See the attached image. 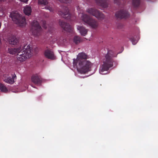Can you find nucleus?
<instances>
[{
    "mask_svg": "<svg viewBox=\"0 0 158 158\" xmlns=\"http://www.w3.org/2000/svg\"><path fill=\"white\" fill-rule=\"evenodd\" d=\"M140 0H133L132 3L135 6H137L139 3Z\"/></svg>",
    "mask_w": 158,
    "mask_h": 158,
    "instance_id": "412c9836",
    "label": "nucleus"
},
{
    "mask_svg": "<svg viewBox=\"0 0 158 158\" xmlns=\"http://www.w3.org/2000/svg\"><path fill=\"white\" fill-rule=\"evenodd\" d=\"M80 15L81 16V19L85 24L88 25L93 28H95L98 27V23L90 17L85 14H80Z\"/></svg>",
    "mask_w": 158,
    "mask_h": 158,
    "instance_id": "39448f33",
    "label": "nucleus"
},
{
    "mask_svg": "<svg viewBox=\"0 0 158 158\" xmlns=\"http://www.w3.org/2000/svg\"><path fill=\"white\" fill-rule=\"evenodd\" d=\"M39 4L43 5H45L48 3V2L46 0H39Z\"/></svg>",
    "mask_w": 158,
    "mask_h": 158,
    "instance_id": "6ab92c4d",
    "label": "nucleus"
},
{
    "mask_svg": "<svg viewBox=\"0 0 158 158\" xmlns=\"http://www.w3.org/2000/svg\"><path fill=\"white\" fill-rule=\"evenodd\" d=\"M8 52L11 54L17 53V59L20 62H23L29 58L33 54L32 46L29 44H26L16 48H9Z\"/></svg>",
    "mask_w": 158,
    "mask_h": 158,
    "instance_id": "f03ea898",
    "label": "nucleus"
},
{
    "mask_svg": "<svg viewBox=\"0 0 158 158\" xmlns=\"http://www.w3.org/2000/svg\"><path fill=\"white\" fill-rule=\"evenodd\" d=\"M111 52V51L109 52L103 60V64L101 66L99 69V72L101 74L104 75L108 73L109 68L113 66L111 58L112 56Z\"/></svg>",
    "mask_w": 158,
    "mask_h": 158,
    "instance_id": "7ed1b4c3",
    "label": "nucleus"
},
{
    "mask_svg": "<svg viewBox=\"0 0 158 158\" xmlns=\"http://www.w3.org/2000/svg\"><path fill=\"white\" fill-rule=\"evenodd\" d=\"M132 44L135 45L136 44L138 41V40H135L134 38L132 39L131 40Z\"/></svg>",
    "mask_w": 158,
    "mask_h": 158,
    "instance_id": "4be33fe9",
    "label": "nucleus"
},
{
    "mask_svg": "<svg viewBox=\"0 0 158 158\" xmlns=\"http://www.w3.org/2000/svg\"><path fill=\"white\" fill-rule=\"evenodd\" d=\"M87 56L84 53L78 54L76 59H74L73 62L74 67L76 68L78 71L81 73H84L94 69V72L96 67L90 61L85 60Z\"/></svg>",
    "mask_w": 158,
    "mask_h": 158,
    "instance_id": "f257e3e1",
    "label": "nucleus"
},
{
    "mask_svg": "<svg viewBox=\"0 0 158 158\" xmlns=\"http://www.w3.org/2000/svg\"><path fill=\"white\" fill-rule=\"evenodd\" d=\"M10 16L14 23L19 26H23L26 23L24 17L20 15L17 11L12 12Z\"/></svg>",
    "mask_w": 158,
    "mask_h": 158,
    "instance_id": "20e7f679",
    "label": "nucleus"
},
{
    "mask_svg": "<svg viewBox=\"0 0 158 158\" xmlns=\"http://www.w3.org/2000/svg\"><path fill=\"white\" fill-rule=\"evenodd\" d=\"M45 8L46 9L48 10H50V11H53V9L52 8L50 7H49L48 6H47L45 7Z\"/></svg>",
    "mask_w": 158,
    "mask_h": 158,
    "instance_id": "5701e85b",
    "label": "nucleus"
},
{
    "mask_svg": "<svg viewBox=\"0 0 158 158\" xmlns=\"http://www.w3.org/2000/svg\"><path fill=\"white\" fill-rule=\"evenodd\" d=\"M31 81L35 84H39L41 81L40 77L37 74L34 75L31 78Z\"/></svg>",
    "mask_w": 158,
    "mask_h": 158,
    "instance_id": "f8f14e48",
    "label": "nucleus"
},
{
    "mask_svg": "<svg viewBox=\"0 0 158 158\" xmlns=\"http://www.w3.org/2000/svg\"><path fill=\"white\" fill-rule=\"evenodd\" d=\"M77 29L79 31L81 34L83 36L85 35L88 31L87 29H85V27L82 26H77Z\"/></svg>",
    "mask_w": 158,
    "mask_h": 158,
    "instance_id": "4468645a",
    "label": "nucleus"
},
{
    "mask_svg": "<svg viewBox=\"0 0 158 158\" xmlns=\"http://www.w3.org/2000/svg\"><path fill=\"white\" fill-rule=\"evenodd\" d=\"M27 89V88L26 87H25V89Z\"/></svg>",
    "mask_w": 158,
    "mask_h": 158,
    "instance_id": "393cba45",
    "label": "nucleus"
},
{
    "mask_svg": "<svg viewBox=\"0 0 158 158\" xmlns=\"http://www.w3.org/2000/svg\"><path fill=\"white\" fill-rule=\"evenodd\" d=\"M18 42V39L14 36L10 39L9 40V43L12 45L15 44Z\"/></svg>",
    "mask_w": 158,
    "mask_h": 158,
    "instance_id": "f3484780",
    "label": "nucleus"
},
{
    "mask_svg": "<svg viewBox=\"0 0 158 158\" xmlns=\"http://www.w3.org/2000/svg\"><path fill=\"white\" fill-rule=\"evenodd\" d=\"M44 55L46 57L49 59L53 60L56 58V56H55L52 50L49 49H47L45 50Z\"/></svg>",
    "mask_w": 158,
    "mask_h": 158,
    "instance_id": "9d476101",
    "label": "nucleus"
},
{
    "mask_svg": "<svg viewBox=\"0 0 158 158\" xmlns=\"http://www.w3.org/2000/svg\"><path fill=\"white\" fill-rule=\"evenodd\" d=\"M97 4L101 6L103 8H106L108 6V4L104 0H96Z\"/></svg>",
    "mask_w": 158,
    "mask_h": 158,
    "instance_id": "2eb2a0df",
    "label": "nucleus"
},
{
    "mask_svg": "<svg viewBox=\"0 0 158 158\" xmlns=\"http://www.w3.org/2000/svg\"><path fill=\"white\" fill-rule=\"evenodd\" d=\"M74 42L76 44H77L80 42V38L79 37L77 36H75L74 38Z\"/></svg>",
    "mask_w": 158,
    "mask_h": 158,
    "instance_id": "aec40b11",
    "label": "nucleus"
},
{
    "mask_svg": "<svg viewBox=\"0 0 158 158\" xmlns=\"http://www.w3.org/2000/svg\"><path fill=\"white\" fill-rule=\"evenodd\" d=\"M1 1H4V0H1Z\"/></svg>",
    "mask_w": 158,
    "mask_h": 158,
    "instance_id": "bb28decb",
    "label": "nucleus"
},
{
    "mask_svg": "<svg viewBox=\"0 0 158 158\" xmlns=\"http://www.w3.org/2000/svg\"><path fill=\"white\" fill-rule=\"evenodd\" d=\"M32 28L33 31L34 35H37V33L41 30V27L39 25L38 22L36 21H34L32 23Z\"/></svg>",
    "mask_w": 158,
    "mask_h": 158,
    "instance_id": "6e6552de",
    "label": "nucleus"
},
{
    "mask_svg": "<svg viewBox=\"0 0 158 158\" xmlns=\"http://www.w3.org/2000/svg\"><path fill=\"white\" fill-rule=\"evenodd\" d=\"M129 15L128 12L125 10H121L115 14L116 16L118 18H126Z\"/></svg>",
    "mask_w": 158,
    "mask_h": 158,
    "instance_id": "1a4fd4ad",
    "label": "nucleus"
},
{
    "mask_svg": "<svg viewBox=\"0 0 158 158\" xmlns=\"http://www.w3.org/2000/svg\"><path fill=\"white\" fill-rule=\"evenodd\" d=\"M60 25L64 29L67 31L70 32L72 28L71 27L69 24L64 22H61L60 23Z\"/></svg>",
    "mask_w": 158,
    "mask_h": 158,
    "instance_id": "ddd939ff",
    "label": "nucleus"
},
{
    "mask_svg": "<svg viewBox=\"0 0 158 158\" xmlns=\"http://www.w3.org/2000/svg\"><path fill=\"white\" fill-rule=\"evenodd\" d=\"M63 10L64 12L61 11H59L58 12L59 14L64 18L68 19V17H69L70 15L69 14V10L68 8L65 7L63 9Z\"/></svg>",
    "mask_w": 158,
    "mask_h": 158,
    "instance_id": "9b49d317",
    "label": "nucleus"
},
{
    "mask_svg": "<svg viewBox=\"0 0 158 158\" xmlns=\"http://www.w3.org/2000/svg\"><path fill=\"white\" fill-rule=\"evenodd\" d=\"M87 11L98 19H102L104 17V16L102 14L96 9H88L87 10Z\"/></svg>",
    "mask_w": 158,
    "mask_h": 158,
    "instance_id": "423d86ee",
    "label": "nucleus"
},
{
    "mask_svg": "<svg viewBox=\"0 0 158 158\" xmlns=\"http://www.w3.org/2000/svg\"><path fill=\"white\" fill-rule=\"evenodd\" d=\"M0 89L2 92L6 93L8 91V89L3 84L0 83Z\"/></svg>",
    "mask_w": 158,
    "mask_h": 158,
    "instance_id": "a211bd4d",
    "label": "nucleus"
},
{
    "mask_svg": "<svg viewBox=\"0 0 158 158\" xmlns=\"http://www.w3.org/2000/svg\"><path fill=\"white\" fill-rule=\"evenodd\" d=\"M23 11L26 15H30L31 12V7L28 6H26L24 8Z\"/></svg>",
    "mask_w": 158,
    "mask_h": 158,
    "instance_id": "dca6fc26",
    "label": "nucleus"
},
{
    "mask_svg": "<svg viewBox=\"0 0 158 158\" xmlns=\"http://www.w3.org/2000/svg\"><path fill=\"white\" fill-rule=\"evenodd\" d=\"M20 0L23 2H26L28 1V0Z\"/></svg>",
    "mask_w": 158,
    "mask_h": 158,
    "instance_id": "b1692460",
    "label": "nucleus"
},
{
    "mask_svg": "<svg viewBox=\"0 0 158 158\" xmlns=\"http://www.w3.org/2000/svg\"><path fill=\"white\" fill-rule=\"evenodd\" d=\"M16 76L15 74L11 75L5 74L3 76V79L5 82L11 84L15 82V80L16 79Z\"/></svg>",
    "mask_w": 158,
    "mask_h": 158,
    "instance_id": "0eeeda50",
    "label": "nucleus"
},
{
    "mask_svg": "<svg viewBox=\"0 0 158 158\" xmlns=\"http://www.w3.org/2000/svg\"><path fill=\"white\" fill-rule=\"evenodd\" d=\"M25 90V89L24 90H23V91H24V90ZM22 91H23V90H22Z\"/></svg>",
    "mask_w": 158,
    "mask_h": 158,
    "instance_id": "a878e982",
    "label": "nucleus"
}]
</instances>
